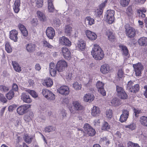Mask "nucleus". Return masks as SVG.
I'll return each mask as SVG.
<instances>
[{"instance_id":"obj_1","label":"nucleus","mask_w":147,"mask_h":147,"mask_svg":"<svg viewBox=\"0 0 147 147\" xmlns=\"http://www.w3.org/2000/svg\"><path fill=\"white\" fill-rule=\"evenodd\" d=\"M67 64L64 60H61L58 61L56 66L53 63L51 62L49 65L50 73L52 76L56 75L57 71L62 72L67 67Z\"/></svg>"},{"instance_id":"obj_2","label":"nucleus","mask_w":147,"mask_h":147,"mask_svg":"<svg viewBox=\"0 0 147 147\" xmlns=\"http://www.w3.org/2000/svg\"><path fill=\"white\" fill-rule=\"evenodd\" d=\"M91 53L93 58L97 60H101L104 57L103 51L97 44L94 45Z\"/></svg>"},{"instance_id":"obj_3","label":"nucleus","mask_w":147,"mask_h":147,"mask_svg":"<svg viewBox=\"0 0 147 147\" xmlns=\"http://www.w3.org/2000/svg\"><path fill=\"white\" fill-rule=\"evenodd\" d=\"M115 11L113 10H108L105 16L106 21L109 24H112L114 21Z\"/></svg>"},{"instance_id":"obj_4","label":"nucleus","mask_w":147,"mask_h":147,"mask_svg":"<svg viewBox=\"0 0 147 147\" xmlns=\"http://www.w3.org/2000/svg\"><path fill=\"white\" fill-rule=\"evenodd\" d=\"M119 47L124 58L125 59H128L129 57L130 54L127 47L122 44L119 45Z\"/></svg>"},{"instance_id":"obj_5","label":"nucleus","mask_w":147,"mask_h":147,"mask_svg":"<svg viewBox=\"0 0 147 147\" xmlns=\"http://www.w3.org/2000/svg\"><path fill=\"white\" fill-rule=\"evenodd\" d=\"M30 107V105L29 104H24L19 107L17 109L18 113L22 115L26 113L28 111L29 108Z\"/></svg>"},{"instance_id":"obj_6","label":"nucleus","mask_w":147,"mask_h":147,"mask_svg":"<svg viewBox=\"0 0 147 147\" xmlns=\"http://www.w3.org/2000/svg\"><path fill=\"white\" fill-rule=\"evenodd\" d=\"M134 71L136 76H140L141 74L142 71L143 69V66L140 63L133 65Z\"/></svg>"},{"instance_id":"obj_7","label":"nucleus","mask_w":147,"mask_h":147,"mask_svg":"<svg viewBox=\"0 0 147 147\" xmlns=\"http://www.w3.org/2000/svg\"><path fill=\"white\" fill-rule=\"evenodd\" d=\"M104 84L102 82L98 81L97 82L96 86L98 92L103 96L106 95V92L104 89Z\"/></svg>"},{"instance_id":"obj_8","label":"nucleus","mask_w":147,"mask_h":147,"mask_svg":"<svg viewBox=\"0 0 147 147\" xmlns=\"http://www.w3.org/2000/svg\"><path fill=\"white\" fill-rule=\"evenodd\" d=\"M57 91L60 94L65 96L68 95L69 93V88L66 86H61L58 88Z\"/></svg>"},{"instance_id":"obj_9","label":"nucleus","mask_w":147,"mask_h":147,"mask_svg":"<svg viewBox=\"0 0 147 147\" xmlns=\"http://www.w3.org/2000/svg\"><path fill=\"white\" fill-rule=\"evenodd\" d=\"M59 41L60 45L70 47L71 45V42L69 39L65 36L60 37L59 38Z\"/></svg>"},{"instance_id":"obj_10","label":"nucleus","mask_w":147,"mask_h":147,"mask_svg":"<svg viewBox=\"0 0 147 147\" xmlns=\"http://www.w3.org/2000/svg\"><path fill=\"white\" fill-rule=\"evenodd\" d=\"M61 52L63 57L65 59L69 60L71 57V53L69 50L66 47H63L61 48Z\"/></svg>"},{"instance_id":"obj_11","label":"nucleus","mask_w":147,"mask_h":147,"mask_svg":"<svg viewBox=\"0 0 147 147\" xmlns=\"http://www.w3.org/2000/svg\"><path fill=\"white\" fill-rule=\"evenodd\" d=\"M46 35L49 39H53L55 35L54 29L51 27H48L46 31Z\"/></svg>"},{"instance_id":"obj_12","label":"nucleus","mask_w":147,"mask_h":147,"mask_svg":"<svg viewBox=\"0 0 147 147\" xmlns=\"http://www.w3.org/2000/svg\"><path fill=\"white\" fill-rule=\"evenodd\" d=\"M126 35L130 38L134 37L136 35V31L135 29L132 27H129L127 28H125Z\"/></svg>"},{"instance_id":"obj_13","label":"nucleus","mask_w":147,"mask_h":147,"mask_svg":"<svg viewBox=\"0 0 147 147\" xmlns=\"http://www.w3.org/2000/svg\"><path fill=\"white\" fill-rule=\"evenodd\" d=\"M85 33L87 38L90 40H94L97 38V35L93 32L89 30H86Z\"/></svg>"},{"instance_id":"obj_14","label":"nucleus","mask_w":147,"mask_h":147,"mask_svg":"<svg viewBox=\"0 0 147 147\" xmlns=\"http://www.w3.org/2000/svg\"><path fill=\"white\" fill-rule=\"evenodd\" d=\"M21 99L23 102L27 103H30L32 102V99L29 95L26 93L23 92L22 94Z\"/></svg>"},{"instance_id":"obj_15","label":"nucleus","mask_w":147,"mask_h":147,"mask_svg":"<svg viewBox=\"0 0 147 147\" xmlns=\"http://www.w3.org/2000/svg\"><path fill=\"white\" fill-rule=\"evenodd\" d=\"M74 109L76 111H81L84 109V107L81 103L78 101H74L72 103Z\"/></svg>"},{"instance_id":"obj_16","label":"nucleus","mask_w":147,"mask_h":147,"mask_svg":"<svg viewBox=\"0 0 147 147\" xmlns=\"http://www.w3.org/2000/svg\"><path fill=\"white\" fill-rule=\"evenodd\" d=\"M9 34L10 38L14 42L17 41L18 38L17 37L18 32L17 31L15 30H13L10 32Z\"/></svg>"},{"instance_id":"obj_17","label":"nucleus","mask_w":147,"mask_h":147,"mask_svg":"<svg viewBox=\"0 0 147 147\" xmlns=\"http://www.w3.org/2000/svg\"><path fill=\"white\" fill-rule=\"evenodd\" d=\"M26 49L29 53L33 52L35 50L36 45L33 43H29L26 45Z\"/></svg>"},{"instance_id":"obj_18","label":"nucleus","mask_w":147,"mask_h":147,"mask_svg":"<svg viewBox=\"0 0 147 147\" xmlns=\"http://www.w3.org/2000/svg\"><path fill=\"white\" fill-rule=\"evenodd\" d=\"M94 98V96L93 94L89 93L86 94L84 97V101L86 102H91Z\"/></svg>"},{"instance_id":"obj_19","label":"nucleus","mask_w":147,"mask_h":147,"mask_svg":"<svg viewBox=\"0 0 147 147\" xmlns=\"http://www.w3.org/2000/svg\"><path fill=\"white\" fill-rule=\"evenodd\" d=\"M110 67L108 64H105L101 66L100 71L104 74L108 73L110 71Z\"/></svg>"},{"instance_id":"obj_20","label":"nucleus","mask_w":147,"mask_h":147,"mask_svg":"<svg viewBox=\"0 0 147 147\" xmlns=\"http://www.w3.org/2000/svg\"><path fill=\"white\" fill-rule=\"evenodd\" d=\"M86 46V44L84 41L81 40L78 41L76 48L79 50L83 51L85 49Z\"/></svg>"},{"instance_id":"obj_21","label":"nucleus","mask_w":147,"mask_h":147,"mask_svg":"<svg viewBox=\"0 0 147 147\" xmlns=\"http://www.w3.org/2000/svg\"><path fill=\"white\" fill-rule=\"evenodd\" d=\"M20 0H16L13 5V10L14 12L18 13L20 10Z\"/></svg>"},{"instance_id":"obj_22","label":"nucleus","mask_w":147,"mask_h":147,"mask_svg":"<svg viewBox=\"0 0 147 147\" xmlns=\"http://www.w3.org/2000/svg\"><path fill=\"white\" fill-rule=\"evenodd\" d=\"M18 27L23 35L24 36H27L28 35V32L24 26L20 24L18 25Z\"/></svg>"},{"instance_id":"obj_23","label":"nucleus","mask_w":147,"mask_h":147,"mask_svg":"<svg viewBox=\"0 0 147 147\" xmlns=\"http://www.w3.org/2000/svg\"><path fill=\"white\" fill-rule=\"evenodd\" d=\"M12 64L15 70L18 72H20L22 71L21 67L19 64L15 61H12Z\"/></svg>"},{"instance_id":"obj_24","label":"nucleus","mask_w":147,"mask_h":147,"mask_svg":"<svg viewBox=\"0 0 147 147\" xmlns=\"http://www.w3.org/2000/svg\"><path fill=\"white\" fill-rule=\"evenodd\" d=\"M53 84V80L50 78H46L43 83V85L47 87H51Z\"/></svg>"},{"instance_id":"obj_25","label":"nucleus","mask_w":147,"mask_h":147,"mask_svg":"<svg viewBox=\"0 0 147 147\" xmlns=\"http://www.w3.org/2000/svg\"><path fill=\"white\" fill-rule=\"evenodd\" d=\"M138 42L141 46H147V38L146 37H141L138 40Z\"/></svg>"},{"instance_id":"obj_26","label":"nucleus","mask_w":147,"mask_h":147,"mask_svg":"<svg viewBox=\"0 0 147 147\" xmlns=\"http://www.w3.org/2000/svg\"><path fill=\"white\" fill-rule=\"evenodd\" d=\"M100 112L99 108L96 106L93 107L92 110L91 114L93 116H96L98 115Z\"/></svg>"},{"instance_id":"obj_27","label":"nucleus","mask_w":147,"mask_h":147,"mask_svg":"<svg viewBox=\"0 0 147 147\" xmlns=\"http://www.w3.org/2000/svg\"><path fill=\"white\" fill-rule=\"evenodd\" d=\"M33 138L32 136H29L27 134H24L23 137L24 140L27 144H30Z\"/></svg>"},{"instance_id":"obj_28","label":"nucleus","mask_w":147,"mask_h":147,"mask_svg":"<svg viewBox=\"0 0 147 147\" xmlns=\"http://www.w3.org/2000/svg\"><path fill=\"white\" fill-rule=\"evenodd\" d=\"M37 14L38 18L40 21L43 22L46 20V18L43 12L40 11H38Z\"/></svg>"},{"instance_id":"obj_29","label":"nucleus","mask_w":147,"mask_h":147,"mask_svg":"<svg viewBox=\"0 0 147 147\" xmlns=\"http://www.w3.org/2000/svg\"><path fill=\"white\" fill-rule=\"evenodd\" d=\"M106 34L108 37V39L111 41L113 42L115 41V38L113 33L109 31L106 32Z\"/></svg>"},{"instance_id":"obj_30","label":"nucleus","mask_w":147,"mask_h":147,"mask_svg":"<svg viewBox=\"0 0 147 147\" xmlns=\"http://www.w3.org/2000/svg\"><path fill=\"white\" fill-rule=\"evenodd\" d=\"M48 9L49 12L52 13L55 10V9L54 7L53 4L51 0H48Z\"/></svg>"},{"instance_id":"obj_31","label":"nucleus","mask_w":147,"mask_h":147,"mask_svg":"<svg viewBox=\"0 0 147 147\" xmlns=\"http://www.w3.org/2000/svg\"><path fill=\"white\" fill-rule=\"evenodd\" d=\"M140 121L141 125L147 127V117L142 116L140 118Z\"/></svg>"},{"instance_id":"obj_32","label":"nucleus","mask_w":147,"mask_h":147,"mask_svg":"<svg viewBox=\"0 0 147 147\" xmlns=\"http://www.w3.org/2000/svg\"><path fill=\"white\" fill-rule=\"evenodd\" d=\"M25 91L29 93L32 97L36 98L38 97V94L34 90L28 89H26Z\"/></svg>"},{"instance_id":"obj_33","label":"nucleus","mask_w":147,"mask_h":147,"mask_svg":"<svg viewBox=\"0 0 147 147\" xmlns=\"http://www.w3.org/2000/svg\"><path fill=\"white\" fill-rule=\"evenodd\" d=\"M112 104L115 106H117L121 104V103L119 99L117 98H115L112 99L111 101Z\"/></svg>"},{"instance_id":"obj_34","label":"nucleus","mask_w":147,"mask_h":147,"mask_svg":"<svg viewBox=\"0 0 147 147\" xmlns=\"http://www.w3.org/2000/svg\"><path fill=\"white\" fill-rule=\"evenodd\" d=\"M117 95L119 98L123 100L127 99L128 97L125 91L117 93Z\"/></svg>"},{"instance_id":"obj_35","label":"nucleus","mask_w":147,"mask_h":147,"mask_svg":"<svg viewBox=\"0 0 147 147\" xmlns=\"http://www.w3.org/2000/svg\"><path fill=\"white\" fill-rule=\"evenodd\" d=\"M65 33L67 36H69L71 35L72 30V28L70 25H67L65 26Z\"/></svg>"},{"instance_id":"obj_36","label":"nucleus","mask_w":147,"mask_h":147,"mask_svg":"<svg viewBox=\"0 0 147 147\" xmlns=\"http://www.w3.org/2000/svg\"><path fill=\"white\" fill-rule=\"evenodd\" d=\"M140 90V86L138 84H136L133 86L130 91V92L136 93L138 92Z\"/></svg>"},{"instance_id":"obj_37","label":"nucleus","mask_w":147,"mask_h":147,"mask_svg":"<svg viewBox=\"0 0 147 147\" xmlns=\"http://www.w3.org/2000/svg\"><path fill=\"white\" fill-rule=\"evenodd\" d=\"M94 20L90 16L86 18L85 22L88 24V25H91L94 23Z\"/></svg>"},{"instance_id":"obj_38","label":"nucleus","mask_w":147,"mask_h":147,"mask_svg":"<svg viewBox=\"0 0 147 147\" xmlns=\"http://www.w3.org/2000/svg\"><path fill=\"white\" fill-rule=\"evenodd\" d=\"M55 127L50 126L46 127L45 129V131L46 132H50L55 131Z\"/></svg>"},{"instance_id":"obj_39","label":"nucleus","mask_w":147,"mask_h":147,"mask_svg":"<svg viewBox=\"0 0 147 147\" xmlns=\"http://www.w3.org/2000/svg\"><path fill=\"white\" fill-rule=\"evenodd\" d=\"M14 95V92L11 90L6 94V96L8 99L11 100L13 97Z\"/></svg>"},{"instance_id":"obj_40","label":"nucleus","mask_w":147,"mask_h":147,"mask_svg":"<svg viewBox=\"0 0 147 147\" xmlns=\"http://www.w3.org/2000/svg\"><path fill=\"white\" fill-rule=\"evenodd\" d=\"M35 2L36 6L38 8L41 7L43 5V0H36Z\"/></svg>"},{"instance_id":"obj_41","label":"nucleus","mask_w":147,"mask_h":147,"mask_svg":"<svg viewBox=\"0 0 147 147\" xmlns=\"http://www.w3.org/2000/svg\"><path fill=\"white\" fill-rule=\"evenodd\" d=\"M130 0H120V3L122 7L127 6L129 4Z\"/></svg>"},{"instance_id":"obj_42","label":"nucleus","mask_w":147,"mask_h":147,"mask_svg":"<svg viewBox=\"0 0 147 147\" xmlns=\"http://www.w3.org/2000/svg\"><path fill=\"white\" fill-rule=\"evenodd\" d=\"M42 44L44 47H47L49 49H53V46L51 45L46 40H44L42 42Z\"/></svg>"},{"instance_id":"obj_43","label":"nucleus","mask_w":147,"mask_h":147,"mask_svg":"<svg viewBox=\"0 0 147 147\" xmlns=\"http://www.w3.org/2000/svg\"><path fill=\"white\" fill-rule=\"evenodd\" d=\"M5 49L7 52L8 53H11L12 51V49L8 42H7L5 43Z\"/></svg>"},{"instance_id":"obj_44","label":"nucleus","mask_w":147,"mask_h":147,"mask_svg":"<svg viewBox=\"0 0 147 147\" xmlns=\"http://www.w3.org/2000/svg\"><path fill=\"white\" fill-rule=\"evenodd\" d=\"M96 133V132L95 130L92 127L88 131L87 134L89 136H93Z\"/></svg>"},{"instance_id":"obj_45","label":"nucleus","mask_w":147,"mask_h":147,"mask_svg":"<svg viewBox=\"0 0 147 147\" xmlns=\"http://www.w3.org/2000/svg\"><path fill=\"white\" fill-rule=\"evenodd\" d=\"M110 126L107 122H104L103 124L102 129L104 130H108L110 129Z\"/></svg>"},{"instance_id":"obj_46","label":"nucleus","mask_w":147,"mask_h":147,"mask_svg":"<svg viewBox=\"0 0 147 147\" xmlns=\"http://www.w3.org/2000/svg\"><path fill=\"white\" fill-rule=\"evenodd\" d=\"M125 128H128L131 130L135 129L136 128V125L135 123H131L130 125H126L125 126Z\"/></svg>"},{"instance_id":"obj_47","label":"nucleus","mask_w":147,"mask_h":147,"mask_svg":"<svg viewBox=\"0 0 147 147\" xmlns=\"http://www.w3.org/2000/svg\"><path fill=\"white\" fill-rule=\"evenodd\" d=\"M73 86L76 90H80L82 88L81 84H79V83L77 82H76L73 84Z\"/></svg>"},{"instance_id":"obj_48","label":"nucleus","mask_w":147,"mask_h":147,"mask_svg":"<svg viewBox=\"0 0 147 147\" xmlns=\"http://www.w3.org/2000/svg\"><path fill=\"white\" fill-rule=\"evenodd\" d=\"M49 93V97L47 99L50 100H54L55 98V95L51 91H50Z\"/></svg>"},{"instance_id":"obj_49","label":"nucleus","mask_w":147,"mask_h":147,"mask_svg":"<svg viewBox=\"0 0 147 147\" xmlns=\"http://www.w3.org/2000/svg\"><path fill=\"white\" fill-rule=\"evenodd\" d=\"M112 111L111 110H108L106 111V115L109 119H111L112 117Z\"/></svg>"},{"instance_id":"obj_50","label":"nucleus","mask_w":147,"mask_h":147,"mask_svg":"<svg viewBox=\"0 0 147 147\" xmlns=\"http://www.w3.org/2000/svg\"><path fill=\"white\" fill-rule=\"evenodd\" d=\"M133 111L136 117H138L139 116V114L142 113L141 110L138 109L134 108Z\"/></svg>"},{"instance_id":"obj_51","label":"nucleus","mask_w":147,"mask_h":147,"mask_svg":"<svg viewBox=\"0 0 147 147\" xmlns=\"http://www.w3.org/2000/svg\"><path fill=\"white\" fill-rule=\"evenodd\" d=\"M92 127L88 123H86L84 124V132L87 133L88 131L91 128H92Z\"/></svg>"},{"instance_id":"obj_52","label":"nucleus","mask_w":147,"mask_h":147,"mask_svg":"<svg viewBox=\"0 0 147 147\" xmlns=\"http://www.w3.org/2000/svg\"><path fill=\"white\" fill-rule=\"evenodd\" d=\"M137 12L138 15V16L139 18L140 19H143L146 16L145 14L142 13L140 10H137Z\"/></svg>"},{"instance_id":"obj_53","label":"nucleus","mask_w":147,"mask_h":147,"mask_svg":"<svg viewBox=\"0 0 147 147\" xmlns=\"http://www.w3.org/2000/svg\"><path fill=\"white\" fill-rule=\"evenodd\" d=\"M108 0H105L103 2L100 4L99 6V9L101 10H103V9L105 6Z\"/></svg>"},{"instance_id":"obj_54","label":"nucleus","mask_w":147,"mask_h":147,"mask_svg":"<svg viewBox=\"0 0 147 147\" xmlns=\"http://www.w3.org/2000/svg\"><path fill=\"white\" fill-rule=\"evenodd\" d=\"M128 117L121 114L119 118V121L121 123H123L126 121Z\"/></svg>"},{"instance_id":"obj_55","label":"nucleus","mask_w":147,"mask_h":147,"mask_svg":"<svg viewBox=\"0 0 147 147\" xmlns=\"http://www.w3.org/2000/svg\"><path fill=\"white\" fill-rule=\"evenodd\" d=\"M133 82L131 81L128 82L127 85V89L130 91L133 86Z\"/></svg>"},{"instance_id":"obj_56","label":"nucleus","mask_w":147,"mask_h":147,"mask_svg":"<svg viewBox=\"0 0 147 147\" xmlns=\"http://www.w3.org/2000/svg\"><path fill=\"white\" fill-rule=\"evenodd\" d=\"M0 101L3 103H5L7 101L5 96L1 94H0Z\"/></svg>"},{"instance_id":"obj_57","label":"nucleus","mask_w":147,"mask_h":147,"mask_svg":"<svg viewBox=\"0 0 147 147\" xmlns=\"http://www.w3.org/2000/svg\"><path fill=\"white\" fill-rule=\"evenodd\" d=\"M0 90L1 91L5 92H7L9 90V89L8 87L3 85H1L0 86Z\"/></svg>"},{"instance_id":"obj_58","label":"nucleus","mask_w":147,"mask_h":147,"mask_svg":"<svg viewBox=\"0 0 147 147\" xmlns=\"http://www.w3.org/2000/svg\"><path fill=\"white\" fill-rule=\"evenodd\" d=\"M126 11L128 16H131L132 13V10L131 7H128L127 8Z\"/></svg>"},{"instance_id":"obj_59","label":"nucleus","mask_w":147,"mask_h":147,"mask_svg":"<svg viewBox=\"0 0 147 147\" xmlns=\"http://www.w3.org/2000/svg\"><path fill=\"white\" fill-rule=\"evenodd\" d=\"M103 10H101L99 9L96 12L95 14V15L96 17H100V16H101V15L102 14V13H103Z\"/></svg>"},{"instance_id":"obj_60","label":"nucleus","mask_w":147,"mask_h":147,"mask_svg":"<svg viewBox=\"0 0 147 147\" xmlns=\"http://www.w3.org/2000/svg\"><path fill=\"white\" fill-rule=\"evenodd\" d=\"M51 91L46 89H43L42 90V94L43 95L45 96H47V93H49Z\"/></svg>"},{"instance_id":"obj_61","label":"nucleus","mask_w":147,"mask_h":147,"mask_svg":"<svg viewBox=\"0 0 147 147\" xmlns=\"http://www.w3.org/2000/svg\"><path fill=\"white\" fill-rule=\"evenodd\" d=\"M117 76L119 78H121L123 76V72L122 69H119L118 72Z\"/></svg>"},{"instance_id":"obj_62","label":"nucleus","mask_w":147,"mask_h":147,"mask_svg":"<svg viewBox=\"0 0 147 147\" xmlns=\"http://www.w3.org/2000/svg\"><path fill=\"white\" fill-rule=\"evenodd\" d=\"M122 115L128 117L129 116V111L128 110L124 109L122 110Z\"/></svg>"},{"instance_id":"obj_63","label":"nucleus","mask_w":147,"mask_h":147,"mask_svg":"<svg viewBox=\"0 0 147 147\" xmlns=\"http://www.w3.org/2000/svg\"><path fill=\"white\" fill-rule=\"evenodd\" d=\"M116 87V90L117 93H121V92H123L125 91L122 88L118 86H117Z\"/></svg>"},{"instance_id":"obj_64","label":"nucleus","mask_w":147,"mask_h":147,"mask_svg":"<svg viewBox=\"0 0 147 147\" xmlns=\"http://www.w3.org/2000/svg\"><path fill=\"white\" fill-rule=\"evenodd\" d=\"M38 22L37 19L36 18H33V19L31 20V24L33 26H36L37 25Z\"/></svg>"}]
</instances>
